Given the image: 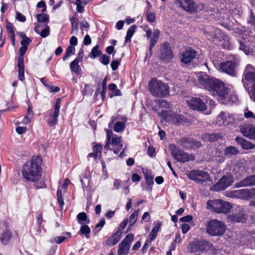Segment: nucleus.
Masks as SVG:
<instances>
[{"label": "nucleus", "mask_w": 255, "mask_h": 255, "mask_svg": "<svg viewBox=\"0 0 255 255\" xmlns=\"http://www.w3.org/2000/svg\"><path fill=\"white\" fill-rule=\"evenodd\" d=\"M41 158L38 156L33 157L30 161H27L22 167L23 178L29 182H36L39 180L41 176Z\"/></svg>", "instance_id": "f03ea898"}, {"label": "nucleus", "mask_w": 255, "mask_h": 255, "mask_svg": "<svg viewBox=\"0 0 255 255\" xmlns=\"http://www.w3.org/2000/svg\"><path fill=\"white\" fill-rule=\"evenodd\" d=\"M247 23L251 26L255 24V15L252 10H250V15L247 18Z\"/></svg>", "instance_id": "09e8293b"}, {"label": "nucleus", "mask_w": 255, "mask_h": 255, "mask_svg": "<svg viewBox=\"0 0 255 255\" xmlns=\"http://www.w3.org/2000/svg\"><path fill=\"white\" fill-rule=\"evenodd\" d=\"M120 239L121 234L119 232H117L108 239L106 243L108 245H115L120 241Z\"/></svg>", "instance_id": "72a5a7b5"}, {"label": "nucleus", "mask_w": 255, "mask_h": 255, "mask_svg": "<svg viewBox=\"0 0 255 255\" xmlns=\"http://www.w3.org/2000/svg\"><path fill=\"white\" fill-rule=\"evenodd\" d=\"M226 226L224 223L217 220H211L208 223L206 231L212 236H222L225 233Z\"/></svg>", "instance_id": "423d86ee"}, {"label": "nucleus", "mask_w": 255, "mask_h": 255, "mask_svg": "<svg viewBox=\"0 0 255 255\" xmlns=\"http://www.w3.org/2000/svg\"><path fill=\"white\" fill-rule=\"evenodd\" d=\"M102 149V145L97 144L93 147V152L89 153L88 156L91 157H94V158H96L101 154Z\"/></svg>", "instance_id": "ea45409f"}, {"label": "nucleus", "mask_w": 255, "mask_h": 255, "mask_svg": "<svg viewBox=\"0 0 255 255\" xmlns=\"http://www.w3.org/2000/svg\"><path fill=\"white\" fill-rule=\"evenodd\" d=\"M176 1L183 10L190 13H196L200 8L199 4L195 3L192 0H176Z\"/></svg>", "instance_id": "f8f14e48"}, {"label": "nucleus", "mask_w": 255, "mask_h": 255, "mask_svg": "<svg viewBox=\"0 0 255 255\" xmlns=\"http://www.w3.org/2000/svg\"><path fill=\"white\" fill-rule=\"evenodd\" d=\"M27 50V47L24 46H22L19 48V55L18 57V78L19 80L22 81L24 77V57L23 56L25 54L26 50Z\"/></svg>", "instance_id": "dca6fc26"}, {"label": "nucleus", "mask_w": 255, "mask_h": 255, "mask_svg": "<svg viewBox=\"0 0 255 255\" xmlns=\"http://www.w3.org/2000/svg\"><path fill=\"white\" fill-rule=\"evenodd\" d=\"M170 149L173 157L179 162L184 163L194 159L192 158H190L188 154L182 151L173 144L170 145Z\"/></svg>", "instance_id": "6e6552de"}, {"label": "nucleus", "mask_w": 255, "mask_h": 255, "mask_svg": "<svg viewBox=\"0 0 255 255\" xmlns=\"http://www.w3.org/2000/svg\"><path fill=\"white\" fill-rule=\"evenodd\" d=\"M246 237L250 242H252L255 240V234L251 231L248 232L246 233Z\"/></svg>", "instance_id": "bf43d9fd"}, {"label": "nucleus", "mask_w": 255, "mask_h": 255, "mask_svg": "<svg viewBox=\"0 0 255 255\" xmlns=\"http://www.w3.org/2000/svg\"><path fill=\"white\" fill-rule=\"evenodd\" d=\"M228 196L247 200V188L230 191Z\"/></svg>", "instance_id": "393cba45"}, {"label": "nucleus", "mask_w": 255, "mask_h": 255, "mask_svg": "<svg viewBox=\"0 0 255 255\" xmlns=\"http://www.w3.org/2000/svg\"><path fill=\"white\" fill-rule=\"evenodd\" d=\"M33 182L34 183L35 187L37 189L43 188L46 187V184L42 180L39 181L38 180L37 181Z\"/></svg>", "instance_id": "052dcab7"}, {"label": "nucleus", "mask_w": 255, "mask_h": 255, "mask_svg": "<svg viewBox=\"0 0 255 255\" xmlns=\"http://www.w3.org/2000/svg\"><path fill=\"white\" fill-rule=\"evenodd\" d=\"M210 244L205 241L198 242L195 245V250L192 249L191 252L203 253L206 252L210 248Z\"/></svg>", "instance_id": "a878e982"}, {"label": "nucleus", "mask_w": 255, "mask_h": 255, "mask_svg": "<svg viewBox=\"0 0 255 255\" xmlns=\"http://www.w3.org/2000/svg\"><path fill=\"white\" fill-rule=\"evenodd\" d=\"M235 121L234 115L227 112H222L217 117V123L221 126H227L233 123Z\"/></svg>", "instance_id": "6ab92c4d"}, {"label": "nucleus", "mask_w": 255, "mask_h": 255, "mask_svg": "<svg viewBox=\"0 0 255 255\" xmlns=\"http://www.w3.org/2000/svg\"><path fill=\"white\" fill-rule=\"evenodd\" d=\"M197 77L199 84L213 96H216L221 104H232L238 101L237 95L232 93L221 80L214 77H210L203 73H200Z\"/></svg>", "instance_id": "f257e3e1"}, {"label": "nucleus", "mask_w": 255, "mask_h": 255, "mask_svg": "<svg viewBox=\"0 0 255 255\" xmlns=\"http://www.w3.org/2000/svg\"><path fill=\"white\" fill-rule=\"evenodd\" d=\"M136 28V26L135 25H132L128 29V30L127 31V35H126V36L125 38V43H127L129 41H130L131 38L132 37L133 34L134 33Z\"/></svg>", "instance_id": "58836bf2"}, {"label": "nucleus", "mask_w": 255, "mask_h": 255, "mask_svg": "<svg viewBox=\"0 0 255 255\" xmlns=\"http://www.w3.org/2000/svg\"><path fill=\"white\" fill-rule=\"evenodd\" d=\"M121 137L116 135L113 136L110 142V150H113L115 154H118L123 148Z\"/></svg>", "instance_id": "412c9836"}, {"label": "nucleus", "mask_w": 255, "mask_h": 255, "mask_svg": "<svg viewBox=\"0 0 255 255\" xmlns=\"http://www.w3.org/2000/svg\"><path fill=\"white\" fill-rule=\"evenodd\" d=\"M102 54V51L99 50V46L98 45H97L95 47H94L91 52L90 54V57L93 59H94L100 55Z\"/></svg>", "instance_id": "a19ab883"}, {"label": "nucleus", "mask_w": 255, "mask_h": 255, "mask_svg": "<svg viewBox=\"0 0 255 255\" xmlns=\"http://www.w3.org/2000/svg\"><path fill=\"white\" fill-rule=\"evenodd\" d=\"M139 210H137L135 211L129 217V226H133V225L137 221L138 218V214Z\"/></svg>", "instance_id": "c03bdc74"}, {"label": "nucleus", "mask_w": 255, "mask_h": 255, "mask_svg": "<svg viewBox=\"0 0 255 255\" xmlns=\"http://www.w3.org/2000/svg\"><path fill=\"white\" fill-rule=\"evenodd\" d=\"M255 185V175L246 177L243 180L235 184L237 188Z\"/></svg>", "instance_id": "5701e85b"}, {"label": "nucleus", "mask_w": 255, "mask_h": 255, "mask_svg": "<svg viewBox=\"0 0 255 255\" xmlns=\"http://www.w3.org/2000/svg\"><path fill=\"white\" fill-rule=\"evenodd\" d=\"M113 135V133L112 130L108 129L107 130V142L106 145H105V149L106 150H108L110 149V140L111 139L112 136Z\"/></svg>", "instance_id": "de8ad7c7"}, {"label": "nucleus", "mask_w": 255, "mask_h": 255, "mask_svg": "<svg viewBox=\"0 0 255 255\" xmlns=\"http://www.w3.org/2000/svg\"><path fill=\"white\" fill-rule=\"evenodd\" d=\"M222 137L223 136L220 133L212 132L204 134L202 136V138L206 142H215L219 139L222 138Z\"/></svg>", "instance_id": "bb28decb"}, {"label": "nucleus", "mask_w": 255, "mask_h": 255, "mask_svg": "<svg viewBox=\"0 0 255 255\" xmlns=\"http://www.w3.org/2000/svg\"><path fill=\"white\" fill-rule=\"evenodd\" d=\"M12 238V233L8 230H5L3 231L0 238L1 243L6 245Z\"/></svg>", "instance_id": "c756f323"}, {"label": "nucleus", "mask_w": 255, "mask_h": 255, "mask_svg": "<svg viewBox=\"0 0 255 255\" xmlns=\"http://www.w3.org/2000/svg\"><path fill=\"white\" fill-rule=\"evenodd\" d=\"M247 200L250 199H255V188H247Z\"/></svg>", "instance_id": "3c124183"}, {"label": "nucleus", "mask_w": 255, "mask_h": 255, "mask_svg": "<svg viewBox=\"0 0 255 255\" xmlns=\"http://www.w3.org/2000/svg\"><path fill=\"white\" fill-rule=\"evenodd\" d=\"M143 29L146 32V37L148 39H150L149 51L151 55L152 48L155 46L158 40L160 31L158 29H154L152 33L151 30L150 29L147 25L144 26Z\"/></svg>", "instance_id": "ddd939ff"}, {"label": "nucleus", "mask_w": 255, "mask_h": 255, "mask_svg": "<svg viewBox=\"0 0 255 255\" xmlns=\"http://www.w3.org/2000/svg\"><path fill=\"white\" fill-rule=\"evenodd\" d=\"M31 40L28 38V37H26L25 38H23L21 41H20V44L22 46H26L27 47V46L29 44V43L31 42Z\"/></svg>", "instance_id": "774afa93"}, {"label": "nucleus", "mask_w": 255, "mask_h": 255, "mask_svg": "<svg viewBox=\"0 0 255 255\" xmlns=\"http://www.w3.org/2000/svg\"><path fill=\"white\" fill-rule=\"evenodd\" d=\"M241 133L249 138L253 139L255 137V127L250 124L244 125L240 127Z\"/></svg>", "instance_id": "4be33fe9"}, {"label": "nucleus", "mask_w": 255, "mask_h": 255, "mask_svg": "<svg viewBox=\"0 0 255 255\" xmlns=\"http://www.w3.org/2000/svg\"><path fill=\"white\" fill-rule=\"evenodd\" d=\"M187 176L189 179L194 181L198 184H202L204 182L210 180V177L209 174L203 170H191L187 173Z\"/></svg>", "instance_id": "0eeeda50"}, {"label": "nucleus", "mask_w": 255, "mask_h": 255, "mask_svg": "<svg viewBox=\"0 0 255 255\" xmlns=\"http://www.w3.org/2000/svg\"><path fill=\"white\" fill-rule=\"evenodd\" d=\"M78 223L79 224L83 225L85 224H89L90 220L88 219L87 214L85 212H81L77 216Z\"/></svg>", "instance_id": "f704fd0d"}, {"label": "nucleus", "mask_w": 255, "mask_h": 255, "mask_svg": "<svg viewBox=\"0 0 255 255\" xmlns=\"http://www.w3.org/2000/svg\"><path fill=\"white\" fill-rule=\"evenodd\" d=\"M109 89L114 93L115 96H119L121 95V91L117 88V85L115 84H110L109 85Z\"/></svg>", "instance_id": "8fccbe9b"}, {"label": "nucleus", "mask_w": 255, "mask_h": 255, "mask_svg": "<svg viewBox=\"0 0 255 255\" xmlns=\"http://www.w3.org/2000/svg\"><path fill=\"white\" fill-rule=\"evenodd\" d=\"M80 231L79 232V234L81 235H84L87 239L90 238V234L91 232V229L90 227L85 224L81 225Z\"/></svg>", "instance_id": "e433bc0d"}, {"label": "nucleus", "mask_w": 255, "mask_h": 255, "mask_svg": "<svg viewBox=\"0 0 255 255\" xmlns=\"http://www.w3.org/2000/svg\"><path fill=\"white\" fill-rule=\"evenodd\" d=\"M174 56L170 44L167 42L162 43L159 49V57L165 63H168Z\"/></svg>", "instance_id": "9b49d317"}, {"label": "nucleus", "mask_w": 255, "mask_h": 255, "mask_svg": "<svg viewBox=\"0 0 255 255\" xmlns=\"http://www.w3.org/2000/svg\"><path fill=\"white\" fill-rule=\"evenodd\" d=\"M33 117L32 108L28 106L27 109V115L25 116L22 122L24 124H27L30 123V120Z\"/></svg>", "instance_id": "79ce46f5"}, {"label": "nucleus", "mask_w": 255, "mask_h": 255, "mask_svg": "<svg viewBox=\"0 0 255 255\" xmlns=\"http://www.w3.org/2000/svg\"><path fill=\"white\" fill-rule=\"evenodd\" d=\"M5 21L6 23V29L8 33L10 34V35L15 34L13 24L7 20Z\"/></svg>", "instance_id": "5fc2aeb1"}, {"label": "nucleus", "mask_w": 255, "mask_h": 255, "mask_svg": "<svg viewBox=\"0 0 255 255\" xmlns=\"http://www.w3.org/2000/svg\"><path fill=\"white\" fill-rule=\"evenodd\" d=\"M197 53L195 50L189 49L179 54L181 62L185 64L191 63L196 57Z\"/></svg>", "instance_id": "aec40b11"}, {"label": "nucleus", "mask_w": 255, "mask_h": 255, "mask_svg": "<svg viewBox=\"0 0 255 255\" xmlns=\"http://www.w3.org/2000/svg\"><path fill=\"white\" fill-rule=\"evenodd\" d=\"M239 49L243 50L246 54H249L250 53V48L247 46L244 42L239 41Z\"/></svg>", "instance_id": "864d4df0"}, {"label": "nucleus", "mask_w": 255, "mask_h": 255, "mask_svg": "<svg viewBox=\"0 0 255 255\" xmlns=\"http://www.w3.org/2000/svg\"><path fill=\"white\" fill-rule=\"evenodd\" d=\"M159 106L160 108H170L171 104L165 100H160L158 102Z\"/></svg>", "instance_id": "4d7b16f0"}, {"label": "nucleus", "mask_w": 255, "mask_h": 255, "mask_svg": "<svg viewBox=\"0 0 255 255\" xmlns=\"http://www.w3.org/2000/svg\"><path fill=\"white\" fill-rule=\"evenodd\" d=\"M148 88L151 94L156 97H166L169 95L168 85L156 78H152L148 84Z\"/></svg>", "instance_id": "20e7f679"}, {"label": "nucleus", "mask_w": 255, "mask_h": 255, "mask_svg": "<svg viewBox=\"0 0 255 255\" xmlns=\"http://www.w3.org/2000/svg\"><path fill=\"white\" fill-rule=\"evenodd\" d=\"M120 64V60H114L111 62V66L113 71H116L118 68Z\"/></svg>", "instance_id": "69168bd1"}, {"label": "nucleus", "mask_w": 255, "mask_h": 255, "mask_svg": "<svg viewBox=\"0 0 255 255\" xmlns=\"http://www.w3.org/2000/svg\"><path fill=\"white\" fill-rule=\"evenodd\" d=\"M200 8H199V11H203L206 15H214L215 13V10L214 8L208 5L207 4H205L204 3H200L199 4Z\"/></svg>", "instance_id": "2f4dec72"}, {"label": "nucleus", "mask_w": 255, "mask_h": 255, "mask_svg": "<svg viewBox=\"0 0 255 255\" xmlns=\"http://www.w3.org/2000/svg\"><path fill=\"white\" fill-rule=\"evenodd\" d=\"M224 155L228 158H231L239 153L238 149L233 146H229L224 149Z\"/></svg>", "instance_id": "c85d7f7f"}, {"label": "nucleus", "mask_w": 255, "mask_h": 255, "mask_svg": "<svg viewBox=\"0 0 255 255\" xmlns=\"http://www.w3.org/2000/svg\"><path fill=\"white\" fill-rule=\"evenodd\" d=\"M235 140L237 143L240 144L244 149H253L255 147V145L253 143L242 137L237 136L235 138Z\"/></svg>", "instance_id": "cd10ccee"}, {"label": "nucleus", "mask_w": 255, "mask_h": 255, "mask_svg": "<svg viewBox=\"0 0 255 255\" xmlns=\"http://www.w3.org/2000/svg\"><path fill=\"white\" fill-rule=\"evenodd\" d=\"M125 128V124L124 122H117L115 123L114 129L115 131L119 132L124 130Z\"/></svg>", "instance_id": "a18cd8bd"}, {"label": "nucleus", "mask_w": 255, "mask_h": 255, "mask_svg": "<svg viewBox=\"0 0 255 255\" xmlns=\"http://www.w3.org/2000/svg\"><path fill=\"white\" fill-rule=\"evenodd\" d=\"M229 219L234 222H244L246 220V215L242 212L232 214L228 216Z\"/></svg>", "instance_id": "7c9ffc66"}, {"label": "nucleus", "mask_w": 255, "mask_h": 255, "mask_svg": "<svg viewBox=\"0 0 255 255\" xmlns=\"http://www.w3.org/2000/svg\"><path fill=\"white\" fill-rule=\"evenodd\" d=\"M16 19L20 22H24L26 20V17L19 12L16 13Z\"/></svg>", "instance_id": "338daca9"}, {"label": "nucleus", "mask_w": 255, "mask_h": 255, "mask_svg": "<svg viewBox=\"0 0 255 255\" xmlns=\"http://www.w3.org/2000/svg\"><path fill=\"white\" fill-rule=\"evenodd\" d=\"M244 116L247 119L253 118L254 119H255V114L248 109L245 111Z\"/></svg>", "instance_id": "e2e57ef3"}, {"label": "nucleus", "mask_w": 255, "mask_h": 255, "mask_svg": "<svg viewBox=\"0 0 255 255\" xmlns=\"http://www.w3.org/2000/svg\"><path fill=\"white\" fill-rule=\"evenodd\" d=\"M59 114L54 113V114L50 116L49 121H48V125L50 126H53L57 123V118Z\"/></svg>", "instance_id": "49530a36"}, {"label": "nucleus", "mask_w": 255, "mask_h": 255, "mask_svg": "<svg viewBox=\"0 0 255 255\" xmlns=\"http://www.w3.org/2000/svg\"><path fill=\"white\" fill-rule=\"evenodd\" d=\"M161 226V223H158L152 228L150 233L148 235V238L147 239L149 240L150 243H151V242L156 238Z\"/></svg>", "instance_id": "473e14b6"}, {"label": "nucleus", "mask_w": 255, "mask_h": 255, "mask_svg": "<svg viewBox=\"0 0 255 255\" xmlns=\"http://www.w3.org/2000/svg\"><path fill=\"white\" fill-rule=\"evenodd\" d=\"M160 116L163 120L169 123L177 124L185 122V119L180 115L171 111L162 110Z\"/></svg>", "instance_id": "1a4fd4ad"}, {"label": "nucleus", "mask_w": 255, "mask_h": 255, "mask_svg": "<svg viewBox=\"0 0 255 255\" xmlns=\"http://www.w3.org/2000/svg\"><path fill=\"white\" fill-rule=\"evenodd\" d=\"M36 18L38 22L48 23L49 22V16L45 13L37 14L36 15Z\"/></svg>", "instance_id": "37998d69"}, {"label": "nucleus", "mask_w": 255, "mask_h": 255, "mask_svg": "<svg viewBox=\"0 0 255 255\" xmlns=\"http://www.w3.org/2000/svg\"><path fill=\"white\" fill-rule=\"evenodd\" d=\"M187 103L188 106L194 110L204 112L207 109L205 103L200 98L192 97Z\"/></svg>", "instance_id": "f3484780"}, {"label": "nucleus", "mask_w": 255, "mask_h": 255, "mask_svg": "<svg viewBox=\"0 0 255 255\" xmlns=\"http://www.w3.org/2000/svg\"><path fill=\"white\" fill-rule=\"evenodd\" d=\"M60 104L61 99L60 98L57 99L54 107V113H58L59 114Z\"/></svg>", "instance_id": "680f3d73"}, {"label": "nucleus", "mask_w": 255, "mask_h": 255, "mask_svg": "<svg viewBox=\"0 0 255 255\" xmlns=\"http://www.w3.org/2000/svg\"><path fill=\"white\" fill-rule=\"evenodd\" d=\"M128 223V219H126L124 220L120 224L119 226V227L118 228V231L117 232H119V233H121V232L126 227Z\"/></svg>", "instance_id": "0e129e2a"}, {"label": "nucleus", "mask_w": 255, "mask_h": 255, "mask_svg": "<svg viewBox=\"0 0 255 255\" xmlns=\"http://www.w3.org/2000/svg\"><path fill=\"white\" fill-rule=\"evenodd\" d=\"M83 61L82 56H78L70 64V68L71 71L76 75H79L81 73V68L79 65L80 62Z\"/></svg>", "instance_id": "b1692460"}, {"label": "nucleus", "mask_w": 255, "mask_h": 255, "mask_svg": "<svg viewBox=\"0 0 255 255\" xmlns=\"http://www.w3.org/2000/svg\"><path fill=\"white\" fill-rule=\"evenodd\" d=\"M208 209L217 213H227L231 209L232 206L229 202L221 199L210 200L207 202Z\"/></svg>", "instance_id": "39448f33"}, {"label": "nucleus", "mask_w": 255, "mask_h": 255, "mask_svg": "<svg viewBox=\"0 0 255 255\" xmlns=\"http://www.w3.org/2000/svg\"><path fill=\"white\" fill-rule=\"evenodd\" d=\"M146 184L150 186L153 184V177L149 172L146 173L144 174Z\"/></svg>", "instance_id": "603ef678"}, {"label": "nucleus", "mask_w": 255, "mask_h": 255, "mask_svg": "<svg viewBox=\"0 0 255 255\" xmlns=\"http://www.w3.org/2000/svg\"><path fill=\"white\" fill-rule=\"evenodd\" d=\"M242 82L246 89H248L250 98L255 102V69L248 65L244 71Z\"/></svg>", "instance_id": "7ed1b4c3"}, {"label": "nucleus", "mask_w": 255, "mask_h": 255, "mask_svg": "<svg viewBox=\"0 0 255 255\" xmlns=\"http://www.w3.org/2000/svg\"><path fill=\"white\" fill-rule=\"evenodd\" d=\"M178 143L182 148L186 149L199 148L201 146L200 142L195 140L191 137H182L178 140Z\"/></svg>", "instance_id": "2eb2a0df"}, {"label": "nucleus", "mask_w": 255, "mask_h": 255, "mask_svg": "<svg viewBox=\"0 0 255 255\" xmlns=\"http://www.w3.org/2000/svg\"><path fill=\"white\" fill-rule=\"evenodd\" d=\"M133 235L128 234L122 242L119 245L118 255H127L128 253L131 243L133 241Z\"/></svg>", "instance_id": "4468645a"}, {"label": "nucleus", "mask_w": 255, "mask_h": 255, "mask_svg": "<svg viewBox=\"0 0 255 255\" xmlns=\"http://www.w3.org/2000/svg\"><path fill=\"white\" fill-rule=\"evenodd\" d=\"M146 15L147 19L149 22H153L155 21V15L154 13L147 10L146 12Z\"/></svg>", "instance_id": "6e6d98bb"}, {"label": "nucleus", "mask_w": 255, "mask_h": 255, "mask_svg": "<svg viewBox=\"0 0 255 255\" xmlns=\"http://www.w3.org/2000/svg\"><path fill=\"white\" fill-rule=\"evenodd\" d=\"M110 61V56L106 54L103 55L102 58L100 59V61L105 65H107L109 63Z\"/></svg>", "instance_id": "13d9d810"}, {"label": "nucleus", "mask_w": 255, "mask_h": 255, "mask_svg": "<svg viewBox=\"0 0 255 255\" xmlns=\"http://www.w3.org/2000/svg\"><path fill=\"white\" fill-rule=\"evenodd\" d=\"M72 25L71 34H77L78 32V19L72 17L70 18Z\"/></svg>", "instance_id": "4c0bfd02"}, {"label": "nucleus", "mask_w": 255, "mask_h": 255, "mask_svg": "<svg viewBox=\"0 0 255 255\" xmlns=\"http://www.w3.org/2000/svg\"><path fill=\"white\" fill-rule=\"evenodd\" d=\"M233 182V176L230 173H227L213 186L212 190L216 191L225 190L227 187L231 186Z\"/></svg>", "instance_id": "9d476101"}, {"label": "nucleus", "mask_w": 255, "mask_h": 255, "mask_svg": "<svg viewBox=\"0 0 255 255\" xmlns=\"http://www.w3.org/2000/svg\"><path fill=\"white\" fill-rule=\"evenodd\" d=\"M238 65V63L235 61H227L220 64V70L226 74L231 75H235V68Z\"/></svg>", "instance_id": "a211bd4d"}, {"label": "nucleus", "mask_w": 255, "mask_h": 255, "mask_svg": "<svg viewBox=\"0 0 255 255\" xmlns=\"http://www.w3.org/2000/svg\"><path fill=\"white\" fill-rule=\"evenodd\" d=\"M39 26H40V25H39L35 26L34 27V31L36 33L39 34L40 35V36L43 38H45V37H46L47 36H48L50 34V33H49L50 28H49V26L46 25L45 26V28H44L43 29H42L40 32H39Z\"/></svg>", "instance_id": "c9c22d12"}]
</instances>
